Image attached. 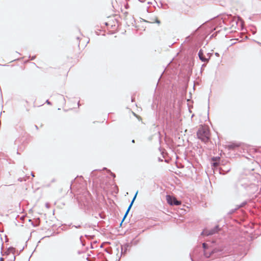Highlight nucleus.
<instances>
[{
  "mask_svg": "<svg viewBox=\"0 0 261 261\" xmlns=\"http://www.w3.org/2000/svg\"><path fill=\"white\" fill-rule=\"evenodd\" d=\"M72 227H75L76 228H80L81 227V225H72Z\"/></svg>",
  "mask_w": 261,
  "mask_h": 261,
  "instance_id": "obj_36",
  "label": "nucleus"
},
{
  "mask_svg": "<svg viewBox=\"0 0 261 261\" xmlns=\"http://www.w3.org/2000/svg\"><path fill=\"white\" fill-rule=\"evenodd\" d=\"M247 203H248L247 201H246V200L244 201L241 203H240V204H238L236 206L237 208L239 209L240 208L244 207L245 205H246L247 204Z\"/></svg>",
  "mask_w": 261,
  "mask_h": 261,
  "instance_id": "obj_13",
  "label": "nucleus"
},
{
  "mask_svg": "<svg viewBox=\"0 0 261 261\" xmlns=\"http://www.w3.org/2000/svg\"><path fill=\"white\" fill-rule=\"evenodd\" d=\"M213 53H208L207 54V58H210V59H211V57L213 56Z\"/></svg>",
  "mask_w": 261,
  "mask_h": 261,
  "instance_id": "obj_34",
  "label": "nucleus"
},
{
  "mask_svg": "<svg viewBox=\"0 0 261 261\" xmlns=\"http://www.w3.org/2000/svg\"><path fill=\"white\" fill-rule=\"evenodd\" d=\"M128 213H129V212L126 211L125 213V214H124V216H123V219H122V220L121 221V223H122L124 221V220L125 219V218H126V217L128 215Z\"/></svg>",
  "mask_w": 261,
  "mask_h": 261,
  "instance_id": "obj_27",
  "label": "nucleus"
},
{
  "mask_svg": "<svg viewBox=\"0 0 261 261\" xmlns=\"http://www.w3.org/2000/svg\"><path fill=\"white\" fill-rule=\"evenodd\" d=\"M208 31H209L206 30L205 31H203L202 32L200 33V34L198 35L199 36V37L200 38H206L207 36L206 35V34L207 33V32Z\"/></svg>",
  "mask_w": 261,
  "mask_h": 261,
  "instance_id": "obj_14",
  "label": "nucleus"
},
{
  "mask_svg": "<svg viewBox=\"0 0 261 261\" xmlns=\"http://www.w3.org/2000/svg\"><path fill=\"white\" fill-rule=\"evenodd\" d=\"M4 258L3 257H0V261H3Z\"/></svg>",
  "mask_w": 261,
  "mask_h": 261,
  "instance_id": "obj_55",
  "label": "nucleus"
},
{
  "mask_svg": "<svg viewBox=\"0 0 261 261\" xmlns=\"http://www.w3.org/2000/svg\"><path fill=\"white\" fill-rule=\"evenodd\" d=\"M77 105H78V107H80V101H79V102H78V103H77Z\"/></svg>",
  "mask_w": 261,
  "mask_h": 261,
  "instance_id": "obj_61",
  "label": "nucleus"
},
{
  "mask_svg": "<svg viewBox=\"0 0 261 261\" xmlns=\"http://www.w3.org/2000/svg\"><path fill=\"white\" fill-rule=\"evenodd\" d=\"M139 2H141V3H144L145 2L146 0H138Z\"/></svg>",
  "mask_w": 261,
  "mask_h": 261,
  "instance_id": "obj_50",
  "label": "nucleus"
},
{
  "mask_svg": "<svg viewBox=\"0 0 261 261\" xmlns=\"http://www.w3.org/2000/svg\"><path fill=\"white\" fill-rule=\"evenodd\" d=\"M35 251V249L34 250V251L33 252H34V251ZM33 253H32V254L31 255V256H30L29 258V260L28 261H30V258L32 256V254H33Z\"/></svg>",
  "mask_w": 261,
  "mask_h": 261,
  "instance_id": "obj_51",
  "label": "nucleus"
},
{
  "mask_svg": "<svg viewBox=\"0 0 261 261\" xmlns=\"http://www.w3.org/2000/svg\"><path fill=\"white\" fill-rule=\"evenodd\" d=\"M252 185H248V184H241V186L242 187H243L244 189H245L246 190H247L248 188L249 187H250V186H251Z\"/></svg>",
  "mask_w": 261,
  "mask_h": 261,
  "instance_id": "obj_21",
  "label": "nucleus"
},
{
  "mask_svg": "<svg viewBox=\"0 0 261 261\" xmlns=\"http://www.w3.org/2000/svg\"><path fill=\"white\" fill-rule=\"evenodd\" d=\"M215 30H216V28H213L212 29H211V31H210V32H212Z\"/></svg>",
  "mask_w": 261,
  "mask_h": 261,
  "instance_id": "obj_49",
  "label": "nucleus"
},
{
  "mask_svg": "<svg viewBox=\"0 0 261 261\" xmlns=\"http://www.w3.org/2000/svg\"><path fill=\"white\" fill-rule=\"evenodd\" d=\"M209 103H210V97L208 98V111H207V115H208L209 114V109H210Z\"/></svg>",
  "mask_w": 261,
  "mask_h": 261,
  "instance_id": "obj_37",
  "label": "nucleus"
},
{
  "mask_svg": "<svg viewBox=\"0 0 261 261\" xmlns=\"http://www.w3.org/2000/svg\"><path fill=\"white\" fill-rule=\"evenodd\" d=\"M79 207L86 214L90 215L91 212L97 211L98 204L94 202L92 196L89 192L84 193L81 196L76 198Z\"/></svg>",
  "mask_w": 261,
  "mask_h": 261,
  "instance_id": "obj_1",
  "label": "nucleus"
},
{
  "mask_svg": "<svg viewBox=\"0 0 261 261\" xmlns=\"http://www.w3.org/2000/svg\"><path fill=\"white\" fill-rule=\"evenodd\" d=\"M45 103H47L48 105H51V102L48 99H47L46 100Z\"/></svg>",
  "mask_w": 261,
  "mask_h": 261,
  "instance_id": "obj_38",
  "label": "nucleus"
},
{
  "mask_svg": "<svg viewBox=\"0 0 261 261\" xmlns=\"http://www.w3.org/2000/svg\"><path fill=\"white\" fill-rule=\"evenodd\" d=\"M134 99H135L134 98H133V97H131V100H132V102L134 100Z\"/></svg>",
  "mask_w": 261,
  "mask_h": 261,
  "instance_id": "obj_53",
  "label": "nucleus"
},
{
  "mask_svg": "<svg viewBox=\"0 0 261 261\" xmlns=\"http://www.w3.org/2000/svg\"><path fill=\"white\" fill-rule=\"evenodd\" d=\"M220 31L216 32L214 34H213L210 37L209 40L212 39L213 38L215 37L217 35V34L219 33Z\"/></svg>",
  "mask_w": 261,
  "mask_h": 261,
  "instance_id": "obj_25",
  "label": "nucleus"
},
{
  "mask_svg": "<svg viewBox=\"0 0 261 261\" xmlns=\"http://www.w3.org/2000/svg\"><path fill=\"white\" fill-rule=\"evenodd\" d=\"M80 242H81V245L83 246H85L86 245L85 244V243L84 242V241H83V236H81L80 237Z\"/></svg>",
  "mask_w": 261,
  "mask_h": 261,
  "instance_id": "obj_24",
  "label": "nucleus"
},
{
  "mask_svg": "<svg viewBox=\"0 0 261 261\" xmlns=\"http://www.w3.org/2000/svg\"><path fill=\"white\" fill-rule=\"evenodd\" d=\"M222 162H223V161H221L219 156H213L211 160V165L212 169L215 170V168L217 167L218 165H220Z\"/></svg>",
  "mask_w": 261,
  "mask_h": 261,
  "instance_id": "obj_8",
  "label": "nucleus"
},
{
  "mask_svg": "<svg viewBox=\"0 0 261 261\" xmlns=\"http://www.w3.org/2000/svg\"><path fill=\"white\" fill-rule=\"evenodd\" d=\"M215 170L218 171L219 174L225 175L230 171L231 167L229 163L225 164L222 162L220 165L215 168Z\"/></svg>",
  "mask_w": 261,
  "mask_h": 261,
  "instance_id": "obj_5",
  "label": "nucleus"
},
{
  "mask_svg": "<svg viewBox=\"0 0 261 261\" xmlns=\"http://www.w3.org/2000/svg\"><path fill=\"white\" fill-rule=\"evenodd\" d=\"M234 22H236V24H237V22L236 21L235 19L233 18V16L231 15V18H230V19H229V20L228 21V24L229 23L230 24H231V23H232Z\"/></svg>",
  "mask_w": 261,
  "mask_h": 261,
  "instance_id": "obj_16",
  "label": "nucleus"
},
{
  "mask_svg": "<svg viewBox=\"0 0 261 261\" xmlns=\"http://www.w3.org/2000/svg\"><path fill=\"white\" fill-rule=\"evenodd\" d=\"M84 227H91V225H88L87 224H85V225H84Z\"/></svg>",
  "mask_w": 261,
  "mask_h": 261,
  "instance_id": "obj_45",
  "label": "nucleus"
},
{
  "mask_svg": "<svg viewBox=\"0 0 261 261\" xmlns=\"http://www.w3.org/2000/svg\"><path fill=\"white\" fill-rule=\"evenodd\" d=\"M215 55H216V56L217 57H219V54L218 53H215Z\"/></svg>",
  "mask_w": 261,
  "mask_h": 261,
  "instance_id": "obj_47",
  "label": "nucleus"
},
{
  "mask_svg": "<svg viewBox=\"0 0 261 261\" xmlns=\"http://www.w3.org/2000/svg\"><path fill=\"white\" fill-rule=\"evenodd\" d=\"M77 253L78 254H81L82 253V252L81 251H78Z\"/></svg>",
  "mask_w": 261,
  "mask_h": 261,
  "instance_id": "obj_52",
  "label": "nucleus"
},
{
  "mask_svg": "<svg viewBox=\"0 0 261 261\" xmlns=\"http://www.w3.org/2000/svg\"><path fill=\"white\" fill-rule=\"evenodd\" d=\"M15 260V256H13V261H14Z\"/></svg>",
  "mask_w": 261,
  "mask_h": 261,
  "instance_id": "obj_60",
  "label": "nucleus"
},
{
  "mask_svg": "<svg viewBox=\"0 0 261 261\" xmlns=\"http://www.w3.org/2000/svg\"><path fill=\"white\" fill-rule=\"evenodd\" d=\"M35 126L37 129H38V127L37 125H35Z\"/></svg>",
  "mask_w": 261,
  "mask_h": 261,
  "instance_id": "obj_58",
  "label": "nucleus"
},
{
  "mask_svg": "<svg viewBox=\"0 0 261 261\" xmlns=\"http://www.w3.org/2000/svg\"><path fill=\"white\" fill-rule=\"evenodd\" d=\"M91 248L93 249V245H92V243H91V247H90Z\"/></svg>",
  "mask_w": 261,
  "mask_h": 261,
  "instance_id": "obj_54",
  "label": "nucleus"
},
{
  "mask_svg": "<svg viewBox=\"0 0 261 261\" xmlns=\"http://www.w3.org/2000/svg\"><path fill=\"white\" fill-rule=\"evenodd\" d=\"M256 43H257L258 44L261 45V43L258 42V41H254Z\"/></svg>",
  "mask_w": 261,
  "mask_h": 261,
  "instance_id": "obj_48",
  "label": "nucleus"
},
{
  "mask_svg": "<svg viewBox=\"0 0 261 261\" xmlns=\"http://www.w3.org/2000/svg\"><path fill=\"white\" fill-rule=\"evenodd\" d=\"M8 251L12 252L14 254L15 253V248L13 247H10L8 248Z\"/></svg>",
  "mask_w": 261,
  "mask_h": 261,
  "instance_id": "obj_20",
  "label": "nucleus"
},
{
  "mask_svg": "<svg viewBox=\"0 0 261 261\" xmlns=\"http://www.w3.org/2000/svg\"><path fill=\"white\" fill-rule=\"evenodd\" d=\"M231 17V14H228L226 13H222L218 15L217 16L214 17L213 18L214 19V25H216L220 27H222V23L226 25H228V21Z\"/></svg>",
  "mask_w": 261,
  "mask_h": 261,
  "instance_id": "obj_2",
  "label": "nucleus"
},
{
  "mask_svg": "<svg viewBox=\"0 0 261 261\" xmlns=\"http://www.w3.org/2000/svg\"><path fill=\"white\" fill-rule=\"evenodd\" d=\"M142 20H143V21H145V22H148L147 21H146V20L143 19H142Z\"/></svg>",
  "mask_w": 261,
  "mask_h": 261,
  "instance_id": "obj_62",
  "label": "nucleus"
},
{
  "mask_svg": "<svg viewBox=\"0 0 261 261\" xmlns=\"http://www.w3.org/2000/svg\"><path fill=\"white\" fill-rule=\"evenodd\" d=\"M29 59L30 60H34L36 58V56H29Z\"/></svg>",
  "mask_w": 261,
  "mask_h": 261,
  "instance_id": "obj_33",
  "label": "nucleus"
},
{
  "mask_svg": "<svg viewBox=\"0 0 261 261\" xmlns=\"http://www.w3.org/2000/svg\"><path fill=\"white\" fill-rule=\"evenodd\" d=\"M71 225H72L71 223L68 225L66 224H63V225H62L63 227L61 229L62 230L66 231L70 228V227L71 226Z\"/></svg>",
  "mask_w": 261,
  "mask_h": 261,
  "instance_id": "obj_15",
  "label": "nucleus"
},
{
  "mask_svg": "<svg viewBox=\"0 0 261 261\" xmlns=\"http://www.w3.org/2000/svg\"><path fill=\"white\" fill-rule=\"evenodd\" d=\"M60 96L61 97H62V98H63L64 103V104H65L66 101H65V98H64V97H63V95H60Z\"/></svg>",
  "mask_w": 261,
  "mask_h": 261,
  "instance_id": "obj_41",
  "label": "nucleus"
},
{
  "mask_svg": "<svg viewBox=\"0 0 261 261\" xmlns=\"http://www.w3.org/2000/svg\"><path fill=\"white\" fill-rule=\"evenodd\" d=\"M241 146V143L236 142H229L228 144L225 145V148L229 150H234Z\"/></svg>",
  "mask_w": 261,
  "mask_h": 261,
  "instance_id": "obj_10",
  "label": "nucleus"
},
{
  "mask_svg": "<svg viewBox=\"0 0 261 261\" xmlns=\"http://www.w3.org/2000/svg\"><path fill=\"white\" fill-rule=\"evenodd\" d=\"M138 191H137L136 192V193H135L134 197L133 198L132 200H131L130 202L132 203V204H134V202L135 201V200H136V197H137V194H138Z\"/></svg>",
  "mask_w": 261,
  "mask_h": 261,
  "instance_id": "obj_26",
  "label": "nucleus"
},
{
  "mask_svg": "<svg viewBox=\"0 0 261 261\" xmlns=\"http://www.w3.org/2000/svg\"><path fill=\"white\" fill-rule=\"evenodd\" d=\"M196 135L198 139L205 143L209 141L211 135L208 129L200 127L197 131Z\"/></svg>",
  "mask_w": 261,
  "mask_h": 261,
  "instance_id": "obj_3",
  "label": "nucleus"
},
{
  "mask_svg": "<svg viewBox=\"0 0 261 261\" xmlns=\"http://www.w3.org/2000/svg\"><path fill=\"white\" fill-rule=\"evenodd\" d=\"M105 251L108 254H112V251L111 248H110L109 249H108V248L105 249Z\"/></svg>",
  "mask_w": 261,
  "mask_h": 261,
  "instance_id": "obj_23",
  "label": "nucleus"
},
{
  "mask_svg": "<svg viewBox=\"0 0 261 261\" xmlns=\"http://www.w3.org/2000/svg\"><path fill=\"white\" fill-rule=\"evenodd\" d=\"M222 229V228L219 225H216L214 227L210 229L205 228L201 232V235L203 236H213L216 233H219Z\"/></svg>",
  "mask_w": 261,
  "mask_h": 261,
  "instance_id": "obj_4",
  "label": "nucleus"
},
{
  "mask_svg": "<svg viewBox=\"0 0 261 261\" xmlns=\"http://www.w3.org/2000/svg\"><path fill=\"white\" fill-rule=\"evenodd\" d=\"M98 215L102 219H105L106 218V215L102 213H99Z\"/></svg>",
  "mask_w": 261,
  "mask_h": 261,
  "instance_id": "obj_28",
  "label": "nucleus"
},
{
  "mask_svg": "<svg viewBox=\"0 0 261 261\" xmlns=\"http://www.w3.org/2000/svg\"><path fill=\"white\" fill-rule=\"evenodd\" d=\"M154 22H155V23H158L159 24L161 23L160 20H159L157 18H155Z\"/></svg>",
  "mask_w": 261,
  "mask_h": 261,
  "instance_id": "obj_35",
  "label": "nucleus"
},
{
  "mask_svg": "<svg viewBox=\"0 0 261 261\" xmlns=\"http://www.w3.org/2000/svg\"><path fill=\"white\" fill-rule=\"evenodd\" d=\"M29 222H31V224L32 225L34 226V227H37L39 226V223H34L31 219H29Z\"/></svg>",
  "mask_w": 261,
  "mask_h": 261,
  "instance_id": "obj_29",
  "label": "nucleus"
},
{
  "mask_svg": "<svg viewBox=\"0 0 261 261\" xmlns=\"http://www.w3.org/2000/svg\"><path fill=\"white\" fill-rule=\"evenodd\" d=\"M205 23H206V22H205V23H204L202 25V26H200L198 28H197V29L195 31V32H197L199 31V29H200L202 27H204V26H205Z\"/></svg>",
  "mask_w": 261,
  "mask_h": 261,
  "instance_id": "obj_32",
  "label": "nucleus"
},
{
  "mask_svg": "<svg viewBox=\"0 0 261 261\" xmlns=\"http://www.w3.org/2000/svg\"><path fill=\"white\" fill-rule=\"evenodd\" d=\"M85 237L86 238H87V239H88L89 240H92L93 239V236H91L88 235V234H85Z\"/></svg>",
  "mask_w": 261,
  "mask_h": 261,
  "instance_id": "obj_30",
  "label": "nucleus"
},
{
  "mask_svg": "<svg viewBox=\"0 0 261 261\" xmlns=\"http://www.w3.org/2000/svg\"><path fill=\"white\" fill-rule=\"evenodd\" d=\"M31 175L33 176H34V174L33 172H31Z\"/></svg>",
  "mask_w": 261,
  "mask_h": 261,
  "instance_id": "obj_56",
  "label": "nucleus"
},
{
  "mask_svg": "<svg viewBox=\"0 0 261 261\" xmlns=\"http://www.w3.org/2000/svg\"><path fill=\"white\" fill-rule=\"evenodd\" d=\"M166 113V116L165 117L166 123L167 125L171 124L172 121V115L171 112L168 113V111L165 112Z\"/></svg>",
  "mask_w": 261,
  "mask_h": 261,
  "instance_id": "obj_12",
  "label": "nucleus"
},
{
  "mask_svg": "<svg viewBox=\"0 0 261 261\" xmlns=\"http://www.w3.org/2000/svg\"><path fill=\"white\" fill-rule=\"evenodd\" d=\"M135 140H134V139H133V140H132V142L133 143H135Z\"/></svg>",
  "mask_w": 261,
  "mask_h": 261,
  "instance_id": "obj_57",
  "label": "nucleus"
},
{
  "mask_svg": "<svg viewBox=\"0 0 261 261\" xmlns=\"http://www.w3.org/2000/svg\"><path fill=\"white\" fill-rule=\"evenodd\" d=\"M252 29L250 30L252 34L254 35L256 33V29L255 26L252 25Z\"/></svg>",
  "mask_w": 261,
  "mask_h": 261,
  "instance_id": "obj_22",
  "label": "nucleus"
},
{
  "mask_svg": "<svg viewBox=\"0 0 261 261\" xmlns=\"http://www.w3.org/2000/svg\"><path fill=\"white\" fill-rule=\"evenodd\" d=\"M45 206H46V207H47V208H49V207H50V203H48V202L46 203H45Z\"/></svg>",
  "mask_w": 261,
  "mask_h": 261,
  "instance_id": "obj_39",
  "label": "nucleus"
},
{
  "mask_svg": "<svg viewBox=\"0 0 261 261\" xmlns=\"http://www.w3.org/2000/svg\"><path fill=\"white\" fill-rule=\"evenodd\" d=\"M18 181H20V182H22V181L23 180V178H21V177H19V178L18 179Z\"/></svg>",
  "mask_w": 261,
  "mask_h": 261,
  "instance_id": "obj_42",
  "label": "nucleus"
},
{
  "mask_svg": "<svg viewBox=\"0 0 261 261\" xmlns=\"http://www.w3.org/2000/svg\"><path fill=\"white\" fill-rule=\"evenodd\" d=\"M133 241H134V239H132L129 243H125L123 245H121V255H122V253H126L128 250V248H130L133 244Z\"/></svg>",
  "mask_w": 261,
  "mask_h": 261,
  "instance_id": "obj_9",
  "label": "nucleus"
},
{
  "mask_svg": "<svg viewBox=\"0 0 261 261\" xmlns=\"http://www.w3.org/2000/svg\"><path fill=\"white\" fill-rule=\"evenodd\" d=\"M205 66H206V65H205V64H202V66H201V71L202 70V68H204Z\"/></svg>",
  "mask_w": 261,
  "mask_h": 261,
  "instance_id": "obj_44",
  "label": "nucleus"
},
{
  "mask_svg": "<svg viewBox=\"0 0 261 261\" xmlns=\"http://www.w3.org/2000/svg\"><path fill=\"white\" fill-rule=\"evenodd\" d=\"M159 161H162V160L161 158H159Z\"/></svg>",
  "mask_w": 261,
  "mask_h": 261,
  "instance_id": "obj_64",
  "label": "nucleus"
},
{
  "mask_svg": "<svg viewBox=\"0 0 261 261\" xmlns=\"http://www.w3.org/2000/svg\"><path fill=\"white\" fill-rule=\"evenodd\" d=\"M96 170H93V171H92V172H91V176H93V175H94V172L95 171H96Z\"/></svg>",
  "mask_w": 261,
  "mask_h": 261,
  "instance_id": "obj_46",
  "label": "nucleus"
},
{
  "mask_svg": "<svg viewBox=\"0 0 261 261\" xmlns=\"http://www.w3.org/2000/svg\"><path fill=\"white\" fill-rule=\"evenodd\" d=\"M237 210H238V208H237V207H236L234 208H232L231 209V210H230L227 214L228 215H231L232 214H233V213H234Z\"/></svg>",
  "mask_w": 261,
  "mask_h": 261,
  "instance_id": "obj_18",
  "label": "nucleus"
},
{
  "mask_svg": "<svg viewBox=\"0 0 261 261\" xmlns=\"http://www.w3.org/2000/svg\"><path fill=\"white\" fill-rule=\"evenodd\" d=\"M235 248L241 255H246L247 251L248 250V246L245 243H241Z\"/></svg>",
  "mask_w": 261,
  "mask_h": 261,
  "instance_id": "obj_7",
  "label": "nucleus"
},
{
  "mask_svg": "<svg viewBox=\"0 0 261 261\" xmlns=\"http://www.w3.org/2000/svg\"><path fill=\"white\" fill-rule=\"evenodd\" d=\"M124 7L126 9H127L129 8V5L127 3L124 5Z\"/></svg>",
  "mask_w": 261,
  "mask_h": 261,
  "instance_id": "obj_40",
  "label": "nucleus"
},
{
  "mask_svg": "<svg viewBox=\"0 0 261 261\" xmlns=\"http://www.w3.org/2000/svg\"><path fill=\"white\" fill-rule=\"evenodd\" d=\"M24 249V247H23L21 249H20V250L19 251V252L17 253V255H19L20 253L22 251V250Z\"/></svg>",
  "mask_w": 261,
  "mask_h": 261,
  "instance_id": "obj_43",
  "label": "nucleus"
},
{
  "mask_svg": "<svg viewBox=\"0 0 261 261\" xmlns=\"http://www.w3.org/2000/svg\"><path fill=\"white\" fill-rule=\"evenodd\" d=\"M127 14H128V12H125L124 13V14H125V15H127Z\"/></svg>",
  "mask_w": 261,
  "mask_h": 261,
  "instance_id": "obj_63",
  "label": "nucleus"
},
{
  "mask_svg": "<svg viewBox=\"0 0 261 261\" xmlns=\"http://www.w3.org/2000/svg\"><path fill=\"white\" fill-rule=\"evenodd\" d=\"M166 199L168 204L171 206L180 205L181 204V201L173 195L167 194L166 196Z\"/></svg>",
  "mask_w": 261,
  "mask_h": 261,
  "instance_id": "obj_6",
  "label": "nucleus"
},
{
  "mask_svg": "<svg viewBox=\"0 0 261 261\" xmlns=\"http://www.w3.org/2000/svg\"><path fill=\"white\" fill-rule=\"evenodd\" d=\"M198 56L199 60L203 62H208L210 60V58H205L203 56V51L202 49H200L198 52Z\"/></svg>",
  "mask_w": 261,
  "mask_h": 261,
  "instance_id": "obj_11",
  "label": "nucleus"
},
{
  "mask_svg": "<svg viewBox=\"0 0 261 261\" xmlns=\"http://www.w3.org/2000/svg\"><path fill=\"white\" fill-rule=\"evenodd\" d=\"M120 259V257L118 259H116V261H119Z\"/></svg>",
  "mask_w": 261,
  "mask_h": 261,
  "instance_id": "obj_59",
  "label": "nucleus"
},
{
  "mask_svg": "<svg viewBox=\"0 0 261 261\" xmlns=\"http://www.w3.org/2000/svg\"><path fill=\"white\" fill-rule=\"evenodd\" d=\"M140 234V233H139L138 235H137L136 236V237L134 239V241H133V244L132 245H137L139 242V240H135L136 238L138 237V236Z\"/></svg>",
  "mask_w": 261,
  "mask_h": 261,
  "instance_id": "obj_19",
  "label": "nucleus"
},
{
  "mask_svg": "<svg viewBox=\"0 0 261 261\" xmlns=\"http://www.w3.org/2000/svg\"><path fill=\"white\" fill-rule=\"evenodd\" d=\"M133 204H132L131 202L130 203L129 205H128V207H127V211H128L129 212L131 208L132 207Z\"/></svg>",
  "mask_w": 261,
  "mask_h": 261,
  "instance_id": "obj_31",
  "label": "nucleus"
},
{
  "mask_svg": "<svg viewBox=\"0 0 261 261\" xmlns=\"http://www.w3.org/2000/svg\"><path fill=\"white\" fill-rule=\"evenodd\" d=\"M103 170H107V171L110 173V175L111 177H113V178H115V177H116V175H115V173H114L112 172L111 171V170H110L108 169H107V168H106V167H104V168H103Z\"/></svg>",
  "mask_w": 261,
  "mask_h": 261,
  "instance_id": "obj_17",
  "label": "nucleus"
}]
</instances>
